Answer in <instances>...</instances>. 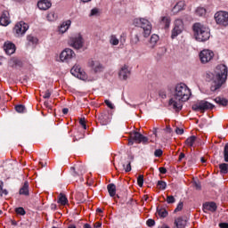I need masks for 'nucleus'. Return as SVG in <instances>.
I'll list each match as a JSON object with an SVG mask.
<instances>
[{
	"label": "nucleus",
	"instance_id": "f257e3e1",
	"mask_svg": "<svg viewBox=\"0 0 228 228\" xmlns=\"http://www.w3.org/2000/svg\"><path fill=\"white\" fill-rule=\"evenodd\" d=\"M190 95H191V91L186 85L183 83L176 85L173 97L168 102V107L179 113L183 110V102H186Z\"/></svg>",
	"mask_w": 228,
	"mask_h": 228
},
{
	"label": "nucleus",
	"instance_id": "f03ea898",
	"mask_svg": "<svg viewBox=\"0 0 228 228\" xmlns=\"http://www.w3.org/2000/svg\"><path fill=\"white\" fill-rule=\"evenodd\" d=\"M228 69L224 64H219L216 66L214 72H208L206 75L207 80L211 83V92H216L220 90L222 86L227 81Z\"/></svg>",
	"mask_w": 228,
	"mask_h": 228
},
{
	"label": "nucleus",
	"instance_id": "7ed1b4c3",
	"mask_svg": "<svg viewBox=\"0 0 228 228\" xmlns=\"http://www.w3.org/2000/svg\"><path fill=\"white\" fill-rule=\"evenodd\" d=\"M192 28L194 31V37L198 42H206L207 40H209V37H211L209 28L202 25V23H194Z\"/></svg>",
	"mask_w": 228,
	"mask_h": 228
},
{
	"label": "nucleus",
	"instance_id": "20e7f679",
	"mask_svg": "<svg viewBox=\"0 0 228 228\" xmlns=\"http://www.w3.org/2000/svg\"><path fill=\"white\" fill-rule=\"evenodd\" d=\"M134 25H135L137 28H142L143 29L145 38H147V37L151 35V31L152 30V25H151V22L148 21V20L143 18H136L134 20Z\"/></svg>",
	"mask_w": 228,
	"mask_h": 228
},
{
	"label": "nucleus",
	"instance_id": "39448f33",
	"mask_svg": "<svg viewBox=\"0 0 228 228\" xmlns=\"http://www.w3.org/2000/svg\"><path fill=\"white\" fill-rule=\"evenodd\" d=\"M135 143H149V138L144 136L139 132L132 131L130 132V139L128 141V145H134Z\"/></svg>",
	"mask_w": 228,
	"mask_h": 228
},
{
	"label": "nucleus",
	"instance_id": "423d86ee",
	"mask_svg": "<svg viewBox=\"0 0 228 228\" xmlns=\"http://www.w3.org/2000/svg\"><path fill=\"white\" fill-rule=\"evenodd\" d=\"M213 108L215 105L206 100H201L192 105L193 111H206V110H213Z\"/></svg>",
	"mask_w": 228,
	"mask_h": 228
},
{
	"label": "nucleus",
	"instance_id": "0eeeda50",
	"mask_svg": "<svg viewBox=\"0 0 228 228\" xmlns=\"http://www.w3.org/2000/svg\"><path fill=\"white\" fill-rule=\"evenodd\" d=\"M73 58H76V53L70 48L64 49L60 54V60L62 63H70Z\"/></svg>",
	"mask_w": 228,
	"mask_h": 228
},
{
	"label": "nucleus",
	"instance_id": "6e6552de",
	"mask_svg": "<svg viewBox=\"0 0 228 228\" xmlns=\"http://www.w3.org/2000/svg\"><path fill=\"white\" fill-rule=\"evenodd\" d=\"M215 20L219 26H228V12L224 11H219L215 14Z\"/></svg>",
	"mask_w": 228,
	"mask_h": 228
},
{
	"label": "nucleus",
	"instance_id": "1a4fd4ad",
	"mask_svg": "<svg viewBox=\"0 0 228 228\" xmlns=\"http://www.w3.org/2000/svg\"><path fill=\"white\" fill-rule=\"evenodd\" d=\"M83 44H85V42L83 41V37L80 36V34L71 37L69 40V45L73 47V49H82Z\"/></svg>",
	"mask_w": 228,
	"mask_h": 228
},
{
	"label": "nucleus",
	"instance_id": "9d476101",
	"mask_svg": "<svg viewBox=\"0 0 228 228\" xmlns=\"http://www.w3.org/2000/svg\"><path fill=\"white\" fill-rule=\"evenodd\" d=\"M29 29L28 23L24 21L18 22L14 27V33L16 37H23L26 34V31Z\"/></svg>",
	"mask_w": 228,
	"mask_h": 228
},
{
	"label": "nucleus",
	"instance_id": "9b49d317",
	"mask_svg": "<svg viewBox=\"0 0 228 228\" xmlns=\"http://www.w3.org/2000/svg\"><path fill=\"white\" fill-rule=\"evenodd\" d=\"M215 53L211 50H203L200 53V60L201 63H209L213 60Z\"/></svg>",
	"mask_w": 228,
	"mask_h": 228
},
{
	"label": "nucleus",
	"instance_id": "f8f14e48",
	"mask_svg": "<svg viewBox=\"0 0 228 228\" xmlns=\"http://www.w3.org/2000/svg\"><path fill=\"white\" fill-rule=\"evenodd\" d=\"M70 73L75 77L82 79L83 81L86 79V74L85 73V71H83V69H81V67L79 65L73 66V68L70 69Z\"/></svg>",
	"mask_w": 228,
	"mask_h": 228
},
{
	"label": "nucleus",
	"instance_id": "ddd939ff",
	"mask_svg": "<svg viewBox=\"0 0 228 228\" xmlns=\"http://www.w3.org/2000/svg\"><path fill=\"white\" fill-rule=\"evenodd\" d=\"M183 20H176L175 21V28L172 30L171 38H175V37H178V35H181L183 33Z\"/></svg>",
	"mask_w": 228,
	"mask_h": 228
},
{
	"label": "nucleus",
	"instance_id": "4468645a",
	"mask_svg": "<svg viewBox=\"0 0 228 228\" xmlns=\"http://www.w3.org/2000/svg\"><path fill=\"white\" fill-rule=\"evenodd\" d=\"M88 65L91 67L92 70L95 72V74L104 70V66L99 61L91 60L89 61Z\"/></svg>",
	"mask_w": 228,
	"mask_h": 228
},
{
	"label": "nucleus",
	"instance_id": "2eb2a0df",
	"mask_svg": "<svg viewBox=\"0 0 228 228\" xmlns=\"http://www.w3.org/2000/svg\"><path fill=\"white\" fill-rule=\"evenodd\" d=\"M70 170L74 177H81V175L86 173V169H85V166H82V165L77 166L76 167H72Z\"/></svg>",
	"mask_w": 228,
	"mask_h": 228
},
{
	"label": "nucleus",
	"instance_id": "dca6fc26",
	"mask_svg": "<svg viewBox=\"0 0 228 228\" xmlns=\"http://www.w3.org/2000/svg\"><path fill=\"white\" fill-rule=\"evenodd\" d=\"M118 76L121 79L126 81V79H127V77L131 76V71L129 70V67L127 65H124L123 67H121Z\"/></svg>",
	"mask_w": 228,
	"mask_h": 228
},
{
	"label": "nucleus",
	"instance_id": "f3484780",
	"mask_svg": "<svg viewBox=\"0 0 228 228\" xmlns=\"http://www.w3.org/2000/svg\"><path fill=\"white\" fill-rule=\"evenodd\" d=\"M15 45L12 42H5L4 45V51H5L6 54H8L9 56H12V54H13L15 53Z\"/></svg>",
	"mask_w": 228,
	"mask_h": 228
},
{
	"label": "nucleus",
	"instance_id": "a211bd4d",
	"mask_svg": "<svg viewBox=\"0 0 228 228\" xmlns=\"http://www.w3.org/2000/svg\"><path fill=\"white\" fill-rule=\"evenodd\" d=\"M187 222L188 218L186 216H180L175 220V225L176 228H184L186 227Z\"/></svg>",
	"mask_w": 228,
	"mask_h": 228
},
{
	"label": "nucleus",
	"instance_id": "6ab92c4d",
	"mask_svg": "<svg viewBox=\"0 0 228 228\" xmlns=\"http://www.w3.org/2000/svg\"><path fill=\"white\" fill-rule=\"evenodd\" d=\"M217 207L215 202H207L203 204V211L204 213H208V211H211V213H215L216 211Z\"/></svg>",
	"mask_w": 228,
	"mask_h": 228
},
{
	"label": "nucleus",
	"instance_id": "aec40b11",
	"mask_svg": "<svg viewBox=\"0 0 228 228\" xmlns=\"http://www.w3.org/2000/svg\"><path fill=\"white\" fill-rule=\"evenodd\" d=\"M10 24V12L4 11L0 17V25L8 26Z\"/></svg>",
	"mask_w": 228,
	"mask_h": 228
},
{
	"label": "nucleus",
	"instance_id": "412c9836",
	"mask_svg": "<svg viewBox=\"0 0 228 228\" xmlns=\"http://www.w3.org/2000/svg\"><path fill=\"white\" fill-rule=\"evenodd\" d=\"M51 6H53V4L49 0H39L37 3L39 10H49Z\"/></svg>",
	"mask_w": 228,
	"mask_h": 228
},
{
	"label": "nucleus",
	"instance_id": "4be33fe9",
	"mask_svg": "<svg viewBox=\"0 0 228 228\" xmlns=\"http://www.w3.org/2000/svg\"><path fill=\"white\" fill-rule=\"evenodd\" d=\"M8 65L12 67V69H17V67H22V61L13 57L8 61Z\"/></svg>",
	"mask_w": 228,
	"mask_h": 228
},
{
	"label": "nucleus",
	"instance_id": "5701e85b",
	"mask_svg": "<svg viewBox=\"0 0 228 228\" xmlns=\"http://www.w3.org/2000/svg\"><path fill=\"white\" fill-rule=\"evenodd\" d=\"M19 193L20 195H25V197L29 195V183H28V181L24 182L23 185L20 189Z\"/></svg>",
	"mask_w": 228,
	"mask_h": 228
},
{
	"label": "nucleus",
	"instance_id": "b1692460",
	"mask_svg": "<svg viewBox=\"0 0 228 228\" xmlns=\"http://www.w3.org/2000/svg\"><path fill=\"white\" fill-rule=\"evenodd\" d=\"M70 24H72V21H70V20L62 22V24L59 28V32L66 33V31L69 30V28H70Z\"/></svg>",
	"mask_w": 228,
	"mask_h": 228
},
{
	"label": "nucleus",
	"instance_id": "393cba45",
	"mask_svg": "<svg viewBox=\"0 0 228 228\" xmlns=\"http://www.w3.org/2000/svg\"><path fill=\"white\" fill-rule=\"evenodd\" d=\"M110 197H115L117 195V185L115 183H110L107 185Z\"/></svg>",
	"mask_w": 228,
	"mask_h": 228
},
{
	"label": "nucleus",
	"instance_id": "a878e982",
	"mask_svg": "<svg viewBox=\"0 0 228 228\" xmlns=\"http://www.w3.org/2000/svg\"><path fill=\"white\" fill-rule=\"evenodd\" d=\"M57 202L58 204H61V206H67V204H69V200L67 199V196H65V194L60 193Z\"/></svg>",
	"mask_w": 228,
	"mask_h": 228
},
{
	"label": "nucleus",
	"instance_id": "bb28decb",
	"mask_svg": "<svg viewBox=\"0 0 228 228\" xmlns=\"http://www.w3.org/2000/svg\"><path fill=\"white\" fill-rule=\"evenodd\" d=\"M157 215H159V216H160V218H167V216H168V211H167L166 208H157Z\"/></svg>",
	"mask_w": 228,
	"mask_h": 228
},
{
	"label": "nucleus",
	"instance_id": "cd10ccee",
	"mask_svg": "<svg viewBox=\"0 0 228 228\" xmlns=\"http://www.w3.org/2000/svg\"><path fill=\"white\" fill-rule=\"evenodd\" d=\"M215 102H216V104H219V106H227V104H228L227 99H225L222 96H217L215 99Z\"/></svg>",
	"mask_w": 228,
	"mask_h": 228
},
{
	"label": "nucleus",
	"instance_id": "c85d7f7f",
	"mask_svg": "<svg viewBox=\"0 0 228 228\" xmlns=\"http://www.w3.org/2000/svg\"><path fill=\"white\" fill-rule=\"evenodd\" d=\"M131 161H133V158L128 157V159L126 160V163L122 164V167H123L125 172H131Z\"/></svg>",
	"mask_w": 228,
	"mask_h": 228
},
{
	"label": "nucleus",
	"instance_id": "c756f323",
	"mask_svg": "<svg viewBox=\"0 0 228 228\" xmlns=\"http://www.w3.org/2000/svg\"><path fill=\"white\" fill-rule=\"evenodd\" d=\"M195 142H197V136L191 135L186 139L185 144L188 145L189 147H193Z\"/></svg>",
	"mask_w": 228,
	"mask_h": 228
},
{
	"label": "nucleus",
	"instance_id": "7c9ffc66",
	"mask_svg": "<svg viewBox=\"0 0 228 228\" xmlns=\"http://www.w3.org/2000/svg\"><path fill=\"white\" fill-rule=\"evenodd\" d=\"M46 19L49 22H54L58 19V15L54 12H48Z\"/></svg>",
	"mask_w": 228,
	"mask_h": 228
},
{
	"label": "nucleus",
	"instance_id": "2f4dec72",
	"mask_svg": "<svg viewBox=\"0 0 228 228\" xmlns=\"http://www.w3.org/2000/svg\"><path fill=\"white\" fill-rule=\"evenodd\" d=\"M221 174H227L228 173V164L223 163L219 165Z\"/></svg>",
	"mask_w": 228,
	"mask_h": 228
},
{
	"label": "nucleus",
	"instance_id": "473e14b6",
	"mask_svg": "<svg viewBox=\"0 0 228 228\" xmlns=\"http://www.w3.org/2000/svg\"><path fill=\"white\" fill-rule=\"evenodd\" d=\"M157 186L159 190H167V182L165 181H158Z\"/></svg>",
	"mask_w": 228,
	"mask_h": 228
},
{
	"label": "nucleus",
	"instance_id": "72a5a7b5",
	"mask_svg": "<svg viewBox=\"0 0 228 228\" xmlns=\"http://www.w3.org/2000/svg\"><path fill=\"white\" fill-rule=\"evenodd\" d=\"M196 15H199V17H204V15H206V9L204 7L197 8Z\"/></svg>",
	"mask_w": 228,
	"mask_h": 228
},
{
	"label": "nucleus",
	"instance_id": "f704fd0d",
	"mask_svg": "<svg viewBox=\"0 0 228 228\" xmlns=\"http://www.w3.org/2000/svg\"><path fill=\"white\" fill-rule=\"evenodd\" d=\"M158 40H159V37L156 34H153L151 37L150 44H151L152 45H156V44H158Z\"/></svg>",
	"mask_w": 228,
	"mask_h": 228
},
{
	"label": "nucleus",
	"instance_id": "c9c22d12",
	"mask_svg": "<svg viewBox=\"0 0 228 228\" xmlns=\"http://www.w3.org/2000/svg\"><path fill=\"white\" fill-rule=\"evenodd\" d=\"M118 38H117V36L115 35H112L110 36V44H111V45H118Z\"/></svg>",
	"mask_w": 228,
	"mask_h": 228
},
{
	"label": "nucleus",
	"instance_id": "e433bc0d",
	"mask_svg": "<svg viewBox=\"0 0 228 228\" xmlns=\"http://www.w3.org/2000/svg\"><path fill=\"white\" fill-rule=\"evenodd\" d=\"M161 24H165V28L170 27V18L164 16L161 19Z\"/></svg>",
	"mask_w": 228,
	"mask_h": 228
},
{
	"label": "nucleus",
	"instance_id": "4c0bfd02",
	"mask_svg": "<svg viewBox=\"0 0 228 228\" xmlns=\"http://www.w3.org/2000/svg\"><path fill=\"white\" fill-rule=\"evenodd\" d=\"M15 110L17 113H26V106L24 105H16Z\"/></svg>",
	"mask_w": 228,
	"mask_h": 228
},
{
	"label": "nucleus",
	"instance_id": "58836bf2",
	"mask_svg": "<svg viewBox=\"0 0 228 228\" xmlns=\"http://www.w3.org/2000/svg\"><path fill=\"white\" fill-rule=\"evenodd\" d=\"M183 9H184V2H179L174 7V10H177L178 12H181V10H183Z\"/></svg>",
	"mask_w": 228,
	"mask_h": 228
},
{
	"label": "nucleus",
	"instance_id": "ea45409f",
	"mask_svg": "<svg viewBox=\"0 0 228 228\" xmlns=\"http://www.w3.org/2000/svg\"><path fill=\"white\" fill-rule=\"evenodd\" d=\"M138 42H140V37H138V35L135 34L131 38V45H136V44H138Z\"/></svg>",
	"mask_w": 228,
	"mask_h": 228
},
{
	"label": "nucleus",
	"instance_id": "a19ab883",
	"mask_svg": "<svg viewBox=\"0 0 228 228\" xmlns=\"http://www.w3.org/2000/svg\"><path fill=\"white\" fill-rule=\"evenodd\" d=\"M27 40L29 42V44H37L38 42V39L33 36H28Z\"/></svg>",
	"mask_w": 228,
	"mask_h": 228
},
{
	"label": "nucleus",
	"instance_id": "79ce46f5",
	"mask_svg": "<svg viewBox=\"0 0 228 228\" xmlns=\"http://www.w3.org/2000/svg\"><path fill=\"white\" fill-rule=\"evenodd\" d=\"M224 161L228 163V142L224 145Z\"/></svg>",
	"mask_w": 228,
	"mask_h": 228
},
{
	"label": "nucleus",
	"instance_id": "37998d69",
	"mask_svg": "<svg viewBox=\"0 0 228 228\" xmlns=\"http://www.w3.org/2000/svg\"><path fill=\"white\" fill-rule=\"evenodd\" d=\"M17 215H20L21 216H24L26 215V210H24V208L20 207L15 209Z\"/></svg>",
	"mask_w": 228,
	"mask_h": 228
},
{
	"label": "nucleus",
	"instance_id": "c03bdc74",
	"mask_svg": "<svg viewBox=\"0 0 228 228\" xmlns=\"http://www.w3.org/2000/svg\"><path fill=\"white\" fill-rule=\"evenodd\" d=\"M137 184L142 188L143 186V175H141L137 177Z\"/></svg>",
	"mask_w": 228,
	"mask_h": 228
},
{
	"label": "nucleus",
	"instance_id": "a18cd8bd",
	"mask_svg": "<svg viewBox=\"0 0 228 228\" xmlns=\"http://www.w3.org/2000/svg\"><path fill=\"white\" fill-rule=\"evenodd\" d=\"M184 206V203L183 201H180L177 205V207L175 209V213H177L179 211H183V208Z\"/></svg>",
	"mask_w": 228,
	"mask_h": 228
},
{
	"label": "nucleus",
	"instance_id": "49530a36",
	"mask_svg": "<svg viewBox=\"0 0 228 228\" xmlns=\"http://www.w3.org/2000/svg\"><path fill=\"white\" fill-rule=\"evenodd\" d=\"M192 184H193V186H194V188H195V190H202V185L200 184V182H199V181H194L193 183H192Z\"/></svg>",
	"mask_w": 228,
	"mask_h": 228
},
{
	"label": "nucleus",
	"instance_id": "de8ad7c7",
	"mask_svg": "<svg viewBox=\"0 0 228 228\" xmlns=\"http://www.w3.org/2000/svg\"><path fill=\"white\" fill-rule=\"evenodd\" d=\"M155 158H161L163 156V150L158 149L154 151Z\"/></svg>",
	"mask_w": 228,
	"mask_h": 228
},
{
	"label": "nucleus",
	"instance_id": "09e8293b",
	"mask_svg": "<svg viewBox=\"0 0 228 228\" xmlns=\"http://www.w3.org/2000/svg\"><path fill=\"white\" fill-rule=\"evenodd\" d=\"M42 94H43V99H49L51 97V91L46 90L45 92H43Z\"/></svg>",
	"mask_w": 228,
	"mask_h": 228
},
{
	"label": "nucleus",
	"instance_id": "8fccbe9b",
	"mask_svg": "<svg viewBox=\"0 0 228 228\" xmlns=\"http://www.w3.org/2000/svg\"><path fill=\"white\" fill-rule=\"evenodd\" d=\"M166 200L167 204H174V202H175V198H174V196H167Z\"/></svg>",
	"mask_w": 228,
	"mask_h": 228
},
{
	"label": "nucleus",
	"instance_id": "3c124183",
	"mask_svg": "<svg viewBox=\"0 0 228 228\" xmlns=\"http://www.w3.org/2000/svg\"><path fill=\"white\" fill-rule=\"evenodd\" d=\"M97 13H99V9L94 8V9L91 10V12H90L89 16L94 17V15H97Z\"/></svg>",
	"mask_w": 228,
	"mask_h": 228
},
{
	"label": "nucleus",
	"instance_id": "603ef678",
	"mask_svg": "<svg viewBox=\"0 0 228 228\" xmlns=\"http://www.w3.org/2000/svg\"><path fill=\"white\" fill-rule=\"evenodd\" d=\"M146 224H147L148 227H152L155 225L156 221H154L153 219H148Z\"/></svg>",
	"mask_w": 228,
	"mask_h": 228
},
{
	"label": "nucleus",
	"instance_id": "864d4df0",
	"mask_svg": "<svg viewBox=\"0 0 228 228\" xmlns=\"http://www.w3.org/2000/svg\"><path fill=\"white\" fill-rule=\"evenodd\" d=\"M105 104L106 106H108V108H110V110H113L115 108V106L113 105V103H111L110 102V100H105Z\"/></svg>",
	"mask_w": 228,
	"mask_h": 228
},
{
	"label": "nucleus",
	"instance_id": "5fc2aeb1",
	"mask_svg": "<svg viewBox=\"0 0 228 228\" xmlns=\"http://www.w3.org/2000/svg\"><path fill=\"white\" fill-rule=\"evenodd\" d=\"M175 131L176 134H184V129L183 128L176 127Z\"/></svg>",
	"mask_w": 228,
	"mask_h": 228
},
{
	"label": "nucleus",
	"instance_id": "6e6d98bb",
	"mask_svg": "<svg viewBox=\"0 0 228 228\" xmlns=\"http://www.w3.org/2000/svg\"><path fill=\"white\" fill-rule=\"evenodd\" d=\"M220 228H228V223H221L219 224Z\"/></svg>",
	"mask_w": 228,
	"mask_h": 228
},
{
	"label": "nucleus",
	"instance_id": "4d7b16f0",
	"mask_svg": "<svg viewBox=\"0 0 228 228\" xmlns=\"http://www.w3.org/2000/svg\"><path fill=\"white\" fill-rule=\"evenodd\" d=\"M160 174H167V168L166 167H159V168Z\"/></svg>",
	"mask_w": 228,
	"mask_h": 228
},
{
	"label": "nucleus",
	"instance_id": "13d9d810",
	"mask_svg": "<svg viewBox=\"0 0 228 228\" xmlns=\"http://www.w3.org/2000/svg\"><path fill=\"white\" fill-rule=\"evenodd\" d=\"M0 195L3 196V195H8V191H6V189H3L2 188V191L0 192Z\"/></svg>",
	"mask_w": 228,
	"mask_h": 228
},
{
	"label": "nucleus",
	"instance_id": "bf43d9fd",
	"mask_svg": "<svg viewBox=\"0 0 228 228\" xmlns=\"http://www.w3.org/2000/svg\"><path fill=\"white\" fill-rule=\"evenodd\" d=\"M79 124H80V126H85L86 124V122L85 121V118H80Z\"/></svg>",
	"mask_w": 228,
	"mask_h": 228
},
{
	"label": "nucleus",
	"instance_id": "052dcab7",
	"mask_svg": "<svg viewBox=\"0 0 228 228\" xmlns=\"http://www.w3.org/2000/svg\"><path fill=\"white\" fill-rule=\"evenodd\" d=\"M184 158H185L184 153H180V155H179V161H182L183 159H184Z\"/></svg>",
	"mask_w": 228,
	"mask_h": 228
},
{
	"label": "nucleus",
	"instance_id": "680f3d73",
	"mask_svg": "<svg viewBox=\"0 0 228 228\" xmlns=\"http://www.w3.org/2000/svg\"><path fill=\"white\" fill-rule=\"evenodd\" d=\"M62 113L63 115H67V113H69V109L67 108L62 109Z\"/></svg>",
	"mask_w": 228,
	"mask_h": 228
},
{
	"label": "nucleus",
	"instance_id": "e2e57ef3",
	"mask_svg": "<svg viewBox=\"0 0 228 228\" xmlns=\"http://www.w3.org/2000/svg\"><path fill=\"white\" fill-rule=\"evenodd\" d=\"M167 133H172V128L170 126L166 127Z\"/></svg>",
	"mask_w": 228,
	"mask_h": 228
},
{
	"label": "nucleus",
	"instance_id": "0e129e2a",
	"mask_svg": "<svg viewBox=\"0 0 228 228\" xmlns=\"http://www.w3.org/2000/svg\"><path fill=\"white\" fill-rule=\"evenodd\" d=\"M102 224H101V223H95L94 227L99 228V227H102Z\"/></svg>",
	"mask_w": 228,
	"mask_h": 228
},
{
	"label": "nucleus",
	"instance_id": "69168bd1",
	"mask_svg": "<svg viewBox=\"0 0 228 228\" xmlns=\"http://www.w3.org/2000/svg\"><path fill=\"white\" fill-rule=\"evenodd\" d=\"M84 228H92V226L89 224H85Z\"/></svg>",
	"mask_w": 228,
	"mask_h": 228
},
{
	"label": "nucleus",
	"instance_id": "338daca9",
	"mask_svg": "<svg viewBox=\"0 0 228 228\" xmlns=\"http://www.w3.org/2000/svg\"><path fill=\"white\" fill-rule=\"evenodd\" d=\"M68 228H77V227H76V224H69V225L68 226Z\"/></svg>",
	"mask_w": 228,
	"mask_h": 228
},
{
	"label": "nucleus",
	"instance_id": "774afa93",
	"mask_svg": "<svg viewBox=\"0 0 228 228\" xmlns=\"http://www.w3.org/2000/svg\"><path fill=\"white\" fill-rule=\"evenodd\" d=\"M51 209H56V204H52L51 205Z\"/></svg>",
	"mask_w": 228,
	"mask_h": 228
}]
</instances>
